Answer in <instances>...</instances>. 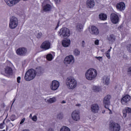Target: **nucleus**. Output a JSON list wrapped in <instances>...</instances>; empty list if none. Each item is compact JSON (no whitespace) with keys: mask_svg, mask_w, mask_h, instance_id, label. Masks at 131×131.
Here are the masks:
<instances>
[{"mask_svg":"<svg viewBox=\"0 0 131 131\" xmlns=\"http://www.w3.org/2000/svg\"><path fill=\"white\" fill-rule=\"evenodd\" d=\"M36 71L33 69L28 70V71H27L25 74V80L30 81L35 79L37 73H38V74H41L43 72V70L40 67L36 68Z\"/></svg>","mask_w":131,"mask_h":131,"instance_id":"nucleus-1","label":"nucleus"},{"mask_svg":"<svg viewBox=\"0 0 131 131\" xmlns=\"http://www.w3.org/2000/svg\"><path fill=\"white\" fill-rule=\"evenodd\" d=\"M97 76V71L95 69H89L85 73L86 79L93 80Z\"/></svg>","mask_w":131,"mask_h":131,"instance_id":"nucleus-2","label":"nucleus"},{"mask_svg":"<svg viewBox=\"0 0 131 131\" xmlns=\"http://www.w3.org/2000/svg\"><path fill=\"white\" fill-rule=\"evenodd\" d=\"M77 82L74 77L70 76L67 78V86L70 90H74L76 88Z\"/></svg>","mask_w":131,"mask_h":131,"instance_id":"nucleus-3","label":"nucleus"},{"mask_svg":"<svg viewBox=\"0 0 131 131\" xmlns=\"http://www.w3.org/2000/svg\"><path fill=\"white\" fill-rule=\"evenodd\" d=\"M109 127L110 131H120L121 129L120 124L113 122V121H110Z\"/></svg>","mask_w":131,"mask_h":131,"instance_id":"nucleus-4","label":"nucleus"},{"mask_svg":"<svg viewBox=\"0 0 131 131\" xmlns=\"http://www.w3.org/2000/svg\"><path fill=\"white\" fill-rule=\"evenodd\" d=\"M18 24V21L16 17L12 16L9 21V28L11 29H14L17 27Z\"/></svg>","mask_w":131,"mask_h":131,"instance_id":"nucleus-5","label":"nucleus"},{"mask_svg":"<svg viewBox=\"0 0 131 131\" xmlns=\"http://www.w3.org/2000/svg\"><path fill=\"white\" fill-rule=\"evenodd\" d=\"M59 35L63 37H68L70 36V30L67 28H63L60 29Z\"/></svg>","mask_w":131,"mask_h":131,"instance_id":"nucleus-6","label":"nucleus"},{"mask_svg":"<svg viewBox=\"0 0 131 131\" xmlns=\"http://www.w3.org/2000/svg\"><path fill=\"white\" fill-rule=\"evenodd\" d=\"M111 95H107L103 99V104H104V107L109 110L110 114H112V111L108 107V106L110 104Z\"/></svg>","mask_w":131,"mask_h":131,"instance_id":"nucleus-7","label":"nucleus"},{"mask_svg":"<svg viewBox=\"0 0 131 131\" xmlns=\"http://www.w3.org/2000/svg\"><path fill=\"white\" fill-rule=\"evenodd\" d=\"M110 18L113 24H117L119 23V16L117 14L112 13Z\"/></svg>","mask_w":131,"mask_h":131,"instance_id":"nucleus-8","label":"nucleus"},{"mask_svg":"<svg viewBox=\"0 0 131 131\" xmlns=\"http://www.w3.org/2000/svg\"><path fill=\"white\" fill-rule=\"evenodd\" d=\"M75 62V58L72 55L67 56L63 60L64 64H73Z\"/></svg>","mask_w":131,"mask_h":131,"instance_id":"nucleus-9","label":"nucleus"},{"mask_svg":"<svg viewBox=\"0 0 131 131\" xmlns=\"http://www.w3.org/2000/svg\"><path fill=\"white\" fill-rule=\"evenodd\" d=\"M72 119L76 121L80 120V112L79 111L75 110L72 113Z\"/></svg>","mask_w":131,"mask_h":131,"instance_id":"nucleus-10","label":"nucleus"},{"mask_svg":"<svg viewBox=\"0 0 131 131\" xmlns=\"http://www.w3.org/2000/svg\"><path fill=\"white\" fill-rule=\"evenodd\" d=\"M50 46H51V43L49 42L48 40H46L42 43L41 46H40V48L41 49H43L45 51H47L48 49H50Z\"/></svg>","mask_w":131,"mask_h":131,"instance_id":"nucleus-11","label":"nucleus"},{"mask_svg":"<svg viewBox=\"0 0 131 131\" xmlns=\"http://www.w3.org/2000/svg\"><path fill=\"white\" fill-rule=\"evenodd\" d=\"M7 5L9 7H12L13 6L17 5L20 1L19 0H4Z\"/></svg>","mask_w":131,"mask_h":131,"instance_id":"nucleus-12","label":"nucleus"},{"mask_svg":"<svg viewBox=\"0 0 131 131\" xmlns=\"http://www.w3.org/2000/svg\"><path fill=\"white\" fill-rule=\"evenodd\" d=\"M59 82L58 81L56 80H54L52 81V84H51V90L53 91H55L57 90L59 88Z\"/></svg>","mask_w":131,"mask_h":131,"instance_id":"nucleus-13","label":"nucleus"},{"mask_svg":"<svg viewBox=\"0 0 131 131\" xmlns=\"http://www.w3.org/2000/svg\"><path fill=\"white\" fill-rule=\"evenodd\" d=\"M16 53L18 56H24L27 53V50L24 48H19L16 50Z\"/></svg>","mask_w":131,"mask_h":131,"instance_id":"nucleus-14","label":"nucleus"},{"mask_svg":"<svg viewBox=\"0 0 131 131\" xmlns=\"http://www.w3.org/2000/svg\"><path fill=\"white\" fill-rule=\"evenodd\" d=\"M116 9L120 11H124L125 9V4L124 2L117 3Z\"/></svg>","mask_w":131,"mask_h":131,"instance_id":"nucleus-15","label":"nucleus"},{"mask_svg":"<svg viewBox=\"0 0 131 131\" xmlns=\"http://www.w3.org/2000/svg\"><path fill=\"white\" fill-rule=\"evenodd\" d=\"M90 33L93 35H98L99 34V29H98L97 27L92 26L90 29Z\"/></svg>","mask_w":131,"mask_h":131,"instance_id":"nucleus-16","label":"nucleus"},{"mask_svg":"<svg viewBox=\"0 0 131 131\" xmlns=\"http://www.w3.org/2000/svg\"><path fill=\"white\" fill-rule=\"evenodd\" d=\"M130 100V96L128 94L124 96L121 99V103L122 105H125Z\"/></svg>","mask_w":131,"mask_h":131,"instance_id":"nucleus-17","label":"nucleus"},{"mask_svg":"<svg viewBox=\"0 0 131 131\" xmlns=\"http://www.w3.org/2000/svg\"><path fill=\"white\" fill-rule=\"evenodd\" d=\"M91 110L93 114L97 113L99 111V105L97 104H93L91 106Z\"/></svg>","mask_w":131,"mask_h":131,"instance_id":"nucleus-18","label":"nucleus"},{"mask_svg":"<svg viewBox=\"0 0 131 131\" xmlns=\"http://www.w3.org/2000/svg\"><path fill=\"white\" fill-rule=\"evenodd\" d=\"M95 5L94 0H87L86 2V6L87 8L92 9L94 8Z\"/></svg>","mask_w":131,"mask_h":131,"instance_id":"nucleus-19","label":"nucleus"},{"mask_svg":"<svg viewBox=\"0 0 131 131\" xmlns=\"http://www.w3.org/2000/svg\"><path fill=\"white\" fill-rule=\"evenodd\" d=\"M71 42V41H70V39H66L62 40V47L67 48V47H69Z\"/></svg>","mask_w":131,"mask_h":131,"instance_id":"nucleus-20","label":"nucleus"},{"mask_svg":"<svg viewBox=\"0 0 131 131\" xmlns=\"http://www.w3.org/2000/svg\"><path fill=\"white\" fill-rule=\"evenodd\" d=\"M131 113V108L127 107L124 110H122L123 117L125 118L127 116V114H129Z\"/></svg>","mask_w":131,"mask_h":131,"instance_id":"nucleus-21","label":"nucleus"},{"mask_svg":"<svg viewBox=\"0 0 131 131\" xmlns=\"http://www.w3.org/2000/svg\"><path fill=\"white\" fill-rule=\"evenodd\" d=\"M13 73L12 68L10 67H6L5 68V73L8 75H11Z\"/></svg>","mask_w":131,"mask_h":131,"instance_id":"nucleus-22","label":"nucleus"},{"mask_svg":"<svg viewBox=\"0 0 131 131\" xmlns=\"http://www.w3.org/2000/svg\"><path fill=\"white\" fill-rule=\"evenodd\" d=\"M102 80H103L104 84L106 85H109V83L110 82V78L108 76H104L102 78Z\"/></svg>","mask_w":131,"mask_h":131,"instance_id":"nucleus-23","label":"nucleus"},{"mask_svg":"<svg viewBox=\"0 0 131 131\" xmlns=\"http://www.w3.org/2000/svg\"><path fill=\"white\" fill-rule=\"evenodd\" d=\"M99 18L101 20L105 21L107 19V15L105 13H101V14H99Z\"/></svg>","mask_w":131,"mask_h":131,"instance_id":"nucleus-24","label":"nucleus"},{"mask_svg":"<svg viewBox=\"0 0 131 131\" xmlns=\"http://www.w3.org/2000/svg\"><path fill=\"white\" fill-rule=\"evenodd\" d=\"M51 10V6L47 4L46 6H43V11L48 12Z\"/></svg>","mask_w":131,"mask_h":131,"instance_id":"nucleus-25","label":"nucleus"},{"mask_svg":"<svg viewBox=\"0 0 131 131\" xmlns=\"http://www.w3.org/2000/svg\"><path fill=\"white\" fill-rule=\"evenodd\" d=\"M108 40L111 42H114L115 41V36L113 34H110L109 37H108Z\"/></svg>","mask_w":131,"mask_h":131,"instance_id":"nucleus-26","label":"nucleus"},{"mask_svg":"<svg viewBox=\"0 0 131 131\" xmlns=\"http://www.w3.org/2000/svg\"><path fill=\"white\" fill-rule=\"evenodd\" d=\"M92 89L94 92L98 93L100 91V88L97 86H93Z\"/></svg>","mask_w":131,"mask_h":131,"instance_id":"nucleus-27","label":"nucleus"},{"mask_svg":"<svg viewBox=\"0 0 131 131\" xmlns=\"http://www.w3.org/2000/svg\"><path fill=\"white\" fill-rule=\"evenodd\" d=\"M83 27L82 26V25L81 24H78L77 26H76V29L78 30V31H80L81 30H82V28Z\"/></svg>","mask_w":131,"mask_h":131,"instance_id":"nucleus-28","label":"nucleus"},{"mask_svg":"<svg viewBox=\"0 0 131 131\" xmlns=\"http://www.w3.org/2000/svg\"><path fill=\"white\" fill-rule=\"evenodd\" d=\"M60 131H70V129L67 126H62Z\"/></svg>","mask_w":131,"mask_h":131,"instance_id":"nucleus-29","label":"nucleus"},{"mask_svg":"<svg viewBox=\"0 0 131 131\" xmlns=\"http://www.w3.org/2000/svg\"><path fill=\"white\" fill-rule=\"evenodd\" d=\"M47 59L48 61H51L53 59V55L51 54H47Z\"/></svg>","mask_w":131,"mask_h":131,"instance_id":"nucleus-30","label":"nucleus"},{"mask_svg":"<svg viewBox=\"0 0 131 131\" xmlns=\"http://www.w3.org/2000/svg\"><path fill=\"white\" fill-rule=\"evenodd\" d=\"M48 102H49V103H54L55 102H56V98H51L50 99H49V100H48Z\"/></svg>","mask_w":131,"mask_h":131,"instance_id":"nucleus-31","label":"nucleus"},{"mask_svg":"<svg viewBox=\"0 0 131 131\" xmlns=\"http://www.w3.org/2000/svg\"><path fill=\"white\" fill-rule=\"evenodd\" d=\"M74 53L75 54V56H78L79 54H80V51H79V50L77 49H75Z\"/></svg>","mask_w":131,"mask_h":131,"instance_id":"nucleus-32","label":"nucleus"},{"mask_svg":"<svg viewBox=\"0 0 131 131\" xmlns=\"http://www.w3.org/2000/svg\"><path fill=\"white\" fill-rule=\"evenodd\" d=\"M57 118L59 119H63V114L62 113H60L58 115H57Z\"/></svg>","mask_w":131,"mask_h":131,"instance_id":"nucleus-33","label":"nucleus"},{"mask_svg":"<svg viewBox=\"0 0 131 131\" xmlns=\"http://www.w3.org/2000/svg\"><path fill=\"white\" fill-rule=\"evenodd\" d=\"M5 125V122L3 121L2 123L0 124V129H2L4 128V125Z\"/></svg>","mask_w":131,"mask_h":131,"instance_id":"nucleus-34","label":"nucleus"},{"mask_svg":"<svg viewBox=\"0 0 131 131\" xmlns=\"http://www.w3.org/2000/svg\"><path fill=\"white\" fill-rule=\"evenodd\" d=\"M127 50H128V52L131 53V45H128L126 47Z\"/></svg>","mask_w":131,"mask_h":131,"instance_id":"nucleus-35","label":"nucleus"},{"mask_svg":"<svg viewBox=\"0 0 131 131\" xmlns=\"http://www.w3.org/2000/svg\"><path fill=\"white\" fill-rule=\"evenodd\" d=\"M16 119V116L15 115H12L10 117V120L12 121H14L15 119Z\"/></svg>","mask_w":131,"mask_h":131,"instance_id":"nucleus-36","label":"nucleus"},{"mask_svg":"<svg viewBox=\"0 0 131 131\" xmlns=\"http://www.w3.org/2000/svg\"><path fill=\"white\" fill-rule=\"evenodd\" d=\"M20 80H21V77L18 76L17 78H16V82L17 83H20Z\"/></svg>","mask_w":131,"mask_h":131,"instance_id":"nucleus-37","label":"nucleus"},{"mask_svg":"<svg viewBox=\"0 0 131 131\" xmlns=\"http://www.w3.org/2000/svg\"><path fill=\"white\" fill-rule=\"evenodd\" d=\"M105 56L108 59H111L110 53H105Z\"/></svg>","mask_w":131,"mask_h":131,"instance_id":"nucleus-38","label":"nucleus"},{"mask_svg":"<svg viewBox=\"0 0 131 131\" xmlns=\"http://www.w3.org/2000/svg\"><path fill=\"white\" fill-rule=\"evenodd\" d=\"M42 36V33H38L37 35H36V38H40Z\"/></svg>","mask_w":131,"mask_h":131,"instance_id":"nucleus-39","label":"nucleus"},{"mask_svg":"<svg viewBox=\"0 0 131 131\" xmlns=\"http://www.w3.org/2000/svg\"><path fill=\"white\" fill-rule=\"evenodd\" d=\"M96 59L99 60V61H102V57H96Z\"/></svg>","mask_w":131,"mask_h":131,"instance_id":"nucleus-40","label":"nucleus"},{"mask_svg":"<svg viewBox=\"0 0 131 131\" xmlns=\"http://www.w3.org/2000/svg\"><path fill=\"white\" fill-rule=\"evenodd\" d=\"M94 45L97 46L99 45V40H95V41H94Z\"/></svg>","mask_w":131,"mask_h":131,"instance_id":"nucleus-41","label":"nucleus"},{"mask_svg":"<svg viewBox=\"0 0 131 131\" xmlns=\"http://www.w3.org/2000/svg\"><path fill=\"white\" fill-rule=\"evenodd\" d=\"M25 120H26V119L24 118L23 119H22L20 121V124L21 125L23 124L24 122H25Z\"/></svg>","mask_w":131,"mask_h":131,"instance_id":"nucleus-42","label":"nucleus"},{"mask_svg":"<svg viewBox=\"0 0 131 131\" xmlns=\"http://www.w3.org/2000/svg\"><path fill=\"white\" fill-rule=\"evenodd\" d=\"M32 120L36 121V116H33V117H32Z\"/></svg>","mask_w":131,"mask_h":131,"instance_id":"nucleus-43","label":"nucleus"},{"mask_svg":"<svg viewBox=\"0 0 131 131\" xmlns=\"http://www.w3.org/2000/svg\"><path fill=\"white\" fill-rule=\"evenodd\" d=\"M55 2V4L57 5L58 4H59L60 0H54Z\"/></svg>","mask_w":131,"mask_h":131,"instance_id":"nucleus-44","label":"nucleus"},{"mask_svg":"<svg viewBox=\"0 0 131 131\" xmlns=\"http://www.w3.org/2000/svg\"><path fill=\"white\" fill-rule=\"evenodd\" d=\"M59 27V23H57V25H56V27H55V30L57 29L58 27Z\"/></svg>","mask_w":131,"mask_h":131,"instance_id":"nucleus-45","label":"nucleus"},{"mask_svg":"<svg viewBox=\"0 0 131 131\" xmlns=\"http://www.w3.org/2000/svg\"><path fill=\"white\" fill-rule=\"evenodd\" d=\"M128 73H131V67L128 68Z\"/></svg>","mask_w":131,"mask_h":131,"instance_id":"nucleus-46","label":"nucleus"},{"mask_svg":"<svg viewBox=\"0 0 131 131\" xmlns=\"http://www.w3.org/2000/svg\"><path fill=\"white\" fill-rule=\"evenodd\" d=\"M111 49H112V47H111V49H110L109 50H108V51H107V52H106V53H110Z\"/></svg>","mask_w":131,"mask_h":131,"instance_id":"nucleus-47","label":"nucleus"},{"mask_svg":"<svg viewBox=\"0 0 131 131\" xmlns=\"http://www.w3.org/2000/svg\"><path fill=\"white\" fill-rule=\"evenodd\" d=\"M9 125L10 127H13V124L12 123H9Z\"/></svg>","mask_w":131,"mask_h":131,"instance_id":"nucleus-48","label":"nucleus"},{"mask_svg":"<svg viewBox=\"0 0 131 131\" xmlns=\"http://www.w3.org/2000/svg\"><path fill=\"white\" fill-rule=\"evenodd\" d=\"M82 47H84V41H82Z\"/></svg>","mask_w":131,"mask_h":131,"instance_id":"nucleus-49","label":"nucleus"},{"mask_svg":"<svg viewBox=\"0 0 131 131\" xmlns=\"http://www.w3.org/2000/svg\"><path fill=\"white\" fill-rule=\"evenodd\" d=\"M48 131H54V129L50 128L48 129Z\"/></svg>","mask_w":131,"mask_h":131,"instance_id":"nucleus-50","label":"nucleus"},{"mask_svg":"<svg viewBox=\"0 0 131 131\" xmlns=\"http://www.w3.org/2000/svg\"><path fill=\"white\" fill-rule=\"evenodd\" d=\"M62 104H64V103H66V101H64V100H62Z\"/></svg>","mask_w":131,"mask_h":131,"instance_id":"nucleus-51","label":"nucleus"},{"mask_svg":"<svg viewBox=\"0 0 131 131\" xmlns=\"http://www.w3.org/2000/svg\"><path fill=\"white\" fill-rule=\"evenodd\" d=\"M22 131H29L28 129H25L24 130H23Z\"/></svg>","mask_w":131,"mask_h":131,"instance_id":"nucleus-52","label":"nucleus"},{"mask_svg":"<svg viewBox=\"0 0 131 131\" xmlns=\"http://www.w3.org/2000/svg\"><path fill=\"white\" fill-rule=\"evenodd\" d=\"M32 117V115L31 114L30 115H29V117Z\"/></svg>","mask_w":131,"mask_h":131,"instance_id":"nucleus-53","label":"nucleus"},{"mask_svg":"<svg viewBox=\"0 0 131 131\" xmlns=\"http://www.w3.org/2000/svg\"><path fill=\"white\" fill-rule=\"evenodd\" d=\"M76 106H80L79 104H76Z\"/></svg>","mask_w":131,"mask_h":131,"instance_id":"nucleus-54","label":"nucleus"},{"mask_svg":"<svg viewBox=\"0 0 131 131\" xmlns=\"http://www.w3.org/2000/svg\"><path fill=\"white\" fill-rule=\"evenodd\" d=\"M23 1H27L28 0H23ZM20 1V0H19V2Z\"/></svg>","mask_w":131,"mask_h":131,"instance_id":"nucleus-55","label":"nucleus"},{"mask_svg":"<svg viewBox=\"0 0 131 131\" xmlns=\"http://www.w3.org/2000/svg\"><path fill=\"white\" fill-rule=\"evenodd\" d=\"M104 112H105V111L102 112V113H104Z\"/></svg>","mask_w":131,"mask_h":131,"instance_id":"nucleus-56","label":"nucleus"},{"mask_svg":"<svg viewBox=\"0 0 131 131\" xmlns=\"http://www.w3.org/2000/svg\"><path fill=\"white\" fill-rule=\"evenodd\" d=\"M116 89H117V88H116H116H115V90H116Z\"/></svg>","mask_w":131,"mask_h":131,"instance_id":"nucleus-57","label":"nucleus"}]
</instances>
